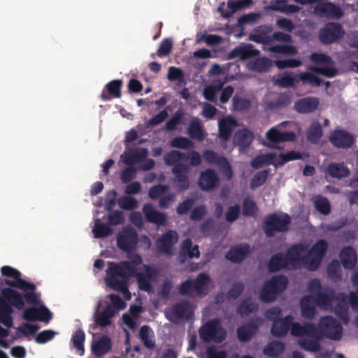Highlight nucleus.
<instances>
[{"instance_id": "38", "label": "nucleus", "mask_w": 358, "mask_h": 358, "mask_svg": "<svg viewBox=\"0 0 358 358\" xmlns=\"http://www.w3.org/2000/svg\"><path fill=\"white\" fill-rule=\"evenodd\" d=\"M236 121L234 118H223L219 122V137L224 141H228L231 136L233 128L236 126Z\"/></svg>"}, {"instance_id": "21", "label": "nucleus", "mask_w": 358, "mask_h": 358, "mask_svg": "<svg viewBox=\"0 0 358 358\" xmlns=\"http://www.w3.org/2000/svg\"><path fill=\"white\" fill-rule=\"evenodd\" d=\"M23 318L27 321L49 322L52 319V313L45 306L30 307L24 310Z\"/></svg>"}, {"instance_id": "46", "label": "nucleus", "mask_w": 358, "mask_h": 358, "mask_svg": "<svg viewBox=\"0 0 358 358\" xmlns=\"http://www.w3.org/2000/svg\"><path fill=\"white\" fill-rule=\"evenodd\" d=\"M259 306L250 298L243 300L237 307V313L241 316H247L258 310Z\"/></svg>"}, {"instance_id": "23", "label": "nucleus", "mask_w": 358, "mask_h": 358, "mask_svg": "<svg viewBox=\"0 0 358 358\" xmlns=\"http://www.w3.org/2000/svg\"><path fill=\"white\" fill-rule=\"evenodd\" d=\"M290 332L294 336L318 337L317 326L312 322H306L302 325L299 322H294L293 320Z\"/></svg>"}, {"instance_id": "54", "label": "nucleus", "mask_w": 358, "mask_h": 358, "mask_svg": "<svg viewBox=\"0 0 358 358\" xmlns=\"http://www.w3.org/2000/svg\"><path fill=\"white\" fill-rule=\"evenodd\" d=\"M269 175V169H265L257 172L252 177L250 181V187L252 189L264 185Z\"/></svg>"}, {"instance_id": "5", "label": "nucleus", "mask_w": 358, "mask_h": 358, "mask_svg": "<svg viewBox=\"0 0 358 358\" xmlns=\"http://www.w3.org/2000/svg\"><path fill=\"white\" fill-rule=\"evenodd\" d=\"M287 283V278L284 275L272 277L262 286L259 294L260 300L265 303L273 301L277 295L286 289Z\"/></svg>"}, {"instance_id": "12", "label": "nucleus", "mask_w": 358, "mask_h": 358, "mask_svg": "<svg viewBox=\"0 0 358 358\" xmlns=\"http://www.w3.org/2000/svg\"><path fill=\"white\" fill-rule=\"evenodd\" d=\"M117 246L122 251L130 252L136 250L138 242V236L132 227H126L117 234Z\"/></svg>"}, {"instance_id": "36", "label": "nucleus", "mask_w": 358, "mask_h": 358, "mask_svg": "<svg viewBox=\"0 0 358 358\" xmlns=\"http://www.w3.org/2000/svg\"><path fill=\"white\" fill-rule=\"evenodd\" d=\"M272 31L271 26H261L256 29V33L249 36V40L257 43L269 44L272 42V38L268 34Z\"/></svg>"}, {"instance_id": "16", "label": "nucleus", "mask_w": 358, "mask_h": 358, "mask_svg": "<svg viewBox=\"0 0 358 358\" xmlns=\"http://www.w3.org/2000/svg\"><path fill=\"white\" fill-rule=\"evenodd\" d=\"M178 241V234L175 230H169L156 241V247L160 253L172 255L173 246Z\"/></svg>"}, {"instance_id": "63", "label": "nucleus", "mask_w": 358, "mask_h": 358, "mask_svg": "<svg viewBox=\"0 0 358 358\" xmlns=\"http://www.w3.org/2000/svg\"><path fill=\"white\" fill-rule=\"evenodd\" d=\"M169 189L167 185L158 184L152 186L148 191V196L151 199H157L164 195Z\"/></svg>"}, {"instance_id": "22", "label": "nucleus", "mask_w": 358, "mask_h": 358, "mask_svg": "<svg viewBox=\"0 0 358 358\" xmlns=\"http://www.w3.org/2000/svg\"><path fill=\"white\" fill-rule=\"evenodd\" d=\"M219 182V177L215 171L208 169L201 173L198 184L202 190L210 191L218 186Z\"/></svg>"}, {"instance_id": "47", "label": "nucleus", "mask_w": 358, "mask_h": 358, "mask_svg": "<svg viewBox=\"0 0 358 358\" xmlns=\"http://www.w3.org/2000/svg\"><path fill=\"white\" fill-rule=\"evenodd\" d=\"M298 76H294L292 73L285 72L281 76L276 79L275 83L282 88H289L295 86V83H299L300 80H296Z\"/></svg>"}, {"instance_id": "25", "label": "nucleus", "mask_w": 358, "mask_h": 358, "mask_svg": "<svg viewBox=\"0 0 358 358\" xmlns=\"http://www.w3.org/2000/svg\"><path fill=\"white\" fill-rule=\"evenodd\" d=\"M259 319L251 320L245 324L241 325L237 329V337L239 341L245 343L249 341L253 335L256 334L259 325Z\"/></svg>"}, {"instance_id": "9", "label": "nucleus", "mask_w": 358, "mask_h": 358, "mask_svg": "<svg viewBox=\"0 0 358 358\" xmlns=\"http://www.w3.org/2000/svg\"><path fill=\"white\" fill-rule=\"evenodd\" d=\"M317 328V334L322 337L339 341L343 336V328L341 324L332 316H323L320 319Z\"/></svg>"}, {"instance_id": "32", "label": "nucleus", "mask_w": 358, "mask_h": 358, "mask_svg": "<svg viewBox=\"0 0 358 358\" xmlns=\"http://www.w3.org/2000/svg\"><path fill=\"white\" fill-rule=\"evenodd\" d=\"M340 259L345 269L353 268L357 261L355 250L352 246L345 247L340 252Z\"/></svg>"}, {"instance_id": "42", "label": "nucleus", "mask_w": 358, "mask_h": 358, "mask_svg": "<svg viewBox=\"0 0 358 358\" xmlns=\"http://www.w3.org/2000/svg\"><path fill=\"white\" fill-rule=\"evenodd\" d=\"M185 113L182 110L178 109L174 113L172 117L166 122L165 129L168 131H173L177 129V127L186 123Z\"/></svg>"}, {"instance_id": "55", "label": "nucleus", "mask_w": 358, "mask_h": 358, "mask_svg": "<svg viewBox=\"0 0 358 358\" xmlns=\"http://www.w3.org/2000/svg\"><path fill=\"white\" fill-rule=\"evenodd\" d=\"M172 148L183 150L192 149L194 148V143L187 137L177 136L173 138L170 143Z\"/></svg>"}, {"instance_id": "30", "label": "nucleus", "mask_w": 358, "mask_h": 358, "mask_svg": "<svg viewBox=\"0 0 358 358\" xmlns=\"http://www.w3.org/2000/svg\"><path fill=\"white\" fill-rule=\"evenodd\" d=\"M143 212L146 220L158 226H164L166 215L164 213L156 210L150 203H145L143 207Z\"/></svg>"}, {"instance_id": "26", "label": "nucleus", "mask_w": 358, "mask_h": 358, "mask_svg": "<svg viewBox=\"0 0 358 358\" xmlns=\"http://www.w3.org/2000/svg\"><path fill=\"white\" fill-rule=\"evenodd\" d=\"M315 12L327 17L340 18L343 15L341 8L329 1L317 3Z\"/></svg>"}, {"instance_id": "4", "label": "nucleus", "mask_w": 358, "mask_h": 358, "mask_svg": "<svg viewBox=\"0 0 358 358\" xmlns=\"http://www.w3.org/2000/svg\"><path fill=\"white\" fill-rule=\"evenodd\" d=\"M210 278L205 273H199L194 279H187L182 282L178 292L182 296H192L194 292L198 296H203L208 293Z\"/></svg>"}, {"instance_id": "33", "label": "nucleus", "mask_w": 358, "mask_h": 358, "mask_svg": "<svg viewBox=\"0 0 358 358\" xmlns=\"http://www.w3.org/2000/svg\"><path fill=\"white\" fill-rule=\"evenodd\" d=\"M301 314L306 319L311 320L316 314L315 302L312 296L306 295L301 298Z\"/></svg>"}, {"instance_id": "56", "label": "nucleus", "mask_w": 358, "mask_h": 358, "mask_svg": "<svg viewBox=\"0 0 358 358\" xmlns=\"http://www.w3.org/2000/svg\"><path fill=\"white\" fill-rule=\"evenodd\" d=\"M118 206L124 210H131L137 208L138 201L134 198L129 195L122 196L117 201Z\"/></svg>"}, {"instance_id": "1", "label": "nucleus", "mask_w": 358, "mask_h": 358, "mask_svg": "<svg viewBox=\"0 0 358 358\" xmlns=\"http://www.w3.org/2000/svg\"><path fill=\"white\" fill-rule=\"evenodd\" d=\"M142 263V257L138 254L133 255L130 260L117 262L122 270L126 272V275H129V278H136L139 289L150 293L153 292L152 282L157 278L158 272L149 265H144L143 271H138V266Z\"/></svg>"}, {"instance_id": "20", "label": "nucleus", "mask_w": 358, "mask_h": 358, "mask_svg": "<svg viewBox=\"0 0 358 358\" xmlns=\"http://www.w3.org/2000/svg\"><path fill=\"white\" fill-rule=\"evenodd\" d=\"M259 54L260 51L255 49L252 44L242 43L230 51L228 58L230 59L239 58L241 60H246L257 57Z\"/></svg>"}, {"instance_id": "58", "label": "nucleus", "mask_w": 358, "mask_h": 358, "mask_svg": "<svg viewBox=\"0 0 358 358\" xmlns=\"http://www.w3.org/2000/svg\"><path fill=\"white\" fill-rule=\"evenodd\" d=\"M257 206L254 200L248 197L244 199L243 202V215L245 217L254 216L257 211Z\"/></svg>"}, {"instance_id": "2", "label": "nucleus", "mask_w": 358, "mask_h": 358, "mask_svg": "<svg viewBox=\"0 0 358 358\" xmlns=\"http://www.w3.org/2000/svg\"><path fill=\"white\" fill-rule=\"evenodd\" d=\"M0 296V322L6 327L13 326V320L12 314L15 306L17 310H22L24 307V301L22 295L14 289L6 287L1 291Z\"/></svg>"}, {"instance_id": "50", "label": "nucleus", "mask_w": 358, "mask_h": 358, "mask_svg": "<svg viewBox=\"0 0 358 358\" xmlns=\"http://www.w3.org/2000/svg\"><path fill=\"white\" fill-rule=\"evenodd\" d=\"M291 95L287 93H281L275 101H270L266 103V108L269 109H275L282 107H286L291 103Z\"/></svg>"}, {"instance_id": "59", "label": "nucleus", "mask_w": 358, "mask_h": 358, "mask_svg": "<svg viewBox=\"0 0 358 358\" xmlns=\"http://www.w3.org/2000/svg\"><path fill=\"white\" fill-rule=\"evenodd\" d=\"M309 69L316 74L321 75L327 78H334L338 73V69L335 67H317L313 66H310Z\"/></svg>"}, {"instance_id": "3", "label": "nucleus", "mask_w": 358, "mask_h": 358, "mask_svg": "<svg viewBox=\"0 0 358 358\" xmlns=\"http://www.w3.org/2000/svg\"><path fill=\"white\" fill-rule=\"evenodd\" d=\"M105 282L108 287L113 290L122 292L127 300L131 298L129 290V275H126L117 262H108Z\"/></svg>"}, {"instance_id": "53", "label": "nucleus", "mask_w": 358, "mask_h": 358, "mask_svg": "<svg viewBox=\"0 0 358 358\" xmlns=\"http://www.w3.org/2000/svg\"><path fill=\"white\" fill-rule=\"evenodd\" d=\"M285 344L280 341H273L270 342L264 350V352L268 356L275 357L283 352Z\"/></svg>"}, {"instance_id": "24", "label": "nucleus", "mask_w": 358, "mask_h": 358, "mask_svg": "<svg viewBox=\"0 0 358 358\" xmlns=\"http://www.w3.org/2000/svg\"><path fill=\"white\" fill-rule=\"evenodd\" d=\"M266 139L273 144L292 142L296 138L294 131H280L275 127L271 128L266 134Z\"/></svg>"}, {"instance_id": "39", "label": "nucleus", "mask_w": 358, "mask_h": 358, "mask_svg": "<svg viewBox=\"0 0 358 358\" xmlns=\"http://www.w3.org/2000/svg\"><path fill=\"white\" fill-rule=\"evenodd\" d=\"M328 174L334 178H343L350 175V171L343 163H331L327 166Z\"/></svg>"}, {"instance_id": "61", "label": "nucleus", "mask_w": 358, "mask_h": 358, "mask_svg": "<svg viewBox=\"0 0 358 358\" xmlns=\"http://www.w3.org/2000/svg\"><path fill=\"white\" fill-rule=\"evenodd\" d=\"M299 80L303 83H309L311 85L320 87L322 83V80L309 72H302L299 74Z\"/></svg>"}, {"instance_id": "60", "label": "nucleus", "mask_w": 358, "mask_h": 358, "mask_svg": "<svg viewBox=\"0 0 358 358\" xmlns=\"http://www.w3.org/2000/svg\"><path fill=\"white\" fill-rule=\"evenodd\" d=\"M188 134L192 138L202 139V127L198 119L194 118L190 122L188 128Z\"/></svg>"}, {"instance_id": "7", "label": "nucleus", "mask_w": 358, "mask_h": 358, "mask_svg": "<svg viewBox=\"0 0 358 358\" xmlns=\"http://www.w3.org/2000/svg\"><path fill=\"white\" fill-rule=\"evenodd\" d=\"M292 221L291 217L287 213H271L268 215L263 222V229L265 235L271 238L277 232H285L289 229Z\"/></svg>"}, {"instance_id": "40", "label": "nucleus", "mask_w": 358, "mask_h": 358, "mask_svg": "<svg viewBox=\"0 0 358 358\" xmlns=\"http://www.w3.org/2000/svg\"><path fill=\"white\" fill-rule=\"evenodd\" d=\"M323 135V129L318 121H313L307 130V139L313 144H317Z\"/></svg>"}, {"instance_id": "41", "label": "nucleus", "mask_w": 358, "mask_h": 358, "mask_svg": "<svg viewBox=\"0 0 358 358\" xmlns=\"http://www.w3.org/2000/svg\"><path fill=\"white\" fill-rule=\"evenodd\" d=\"M164 160L167 166H173V167L178 164H182L181 162L182 161H187V155L186 153L173 150L164 155Z\"/></svg>"}, {"instance_id": "49", "label": "nucleus", "mask_w": 358, "mask_h": 358, "mask_svg": "<svg viewBox=\"0 0 358 358\" xmlns=\"http://www.w3.org/2000/svg\"><path fill=\"white\" fill-rule=\"evenodd\" d=\"M85 334L82 329L76 330L72 335L71 342L73 346L76 349L80 355H83L85 352L84 342Z\"/></svg>"}, {"instance_id": "48", "label": "nucleus", "mask_w": 358, "mask_h": 358, "mask_svg": "<svg viewBox=\"0 0 358 358\" xmlns=\"http://www.w3.org/2000/svg\"><path fill=\"white\" fill-rule=\"evenodd\" d=\"M253 134L248 130L240 131L235 136V141L241 148H248L253 141Z\"/></svg>"}, {"instance_id": "17", "label": "nucleus", "mask_w": 358, "mask_h": 358, "mask_svg": "<svg viewBox=\"0 0 358 358\" xmlns=\"http://www.w3.org/2000/svg\"><path fill=\"white\" fill-rule=\"evenodd\" d=\"M307 251V245L303 243L294 244L289 248L285 254L289 265L296 266L301 264L306 265Z\"/></svg>"}, {"instance_id": "64", "label": "nucleus", "mask_w": 358, "mask_h": 358, "mask_svg": "<svg viewBox=\"0 0 358 358\" xmlns=\"http://www.w3.org/2000/svg\"><path fill=\"white\" fill-rule=\"evenodd\" d=\"M282 311L280 307L273 306L267 309L264 313L265 317L272 322V324L275 321H278L282 319Z\"/></svg>"}, {"instance_id": "18", "label": "nucleus", "mask_w": 358, "mask_h": 358, "mask_svg": "<svg viewBox=\"0 0 358 358\" xmlns=\"http://www.w3.org/2000/svg\"><path fill=\"white\" fill-rule=\"evenodd\" d=\"M331 143L337 148L348 149L355 143L353 134L343 129L334 130L329 136Z\"/></svg>"}, {"instance_id": "13", "label": "nucleus", "mask_w": 358, "mask_h": 358, "mask_svg": "<svg viewBox=\"0 0 358 358\" xmlns=\"http://www.w3.org/2000/svg\"><path fill=\"white\" fill-rule=\"evenodd\" d=\"M1 273L3 275L13 278L15 280L6 279L4 282L11 287H16L22 290L36 289V285L34 283L26 281L21 278V273L9 266H3L1 268Z\"/></svg>"}, {"instance_id": "11", "label": "nucleus", "mask_w": 358, "mask_h": 358, "mask_svg": "<svg viewBox=\"0 0 358 358\" xmlns=\"http://www.w3.org/2000/svg\"><path fill=\"white\" fill-rule=\"evenodd\" d=\"M345 35V31L338 22H327L320 30L319 39L324 45L338 42Z\"/></svg>"}, {"instance_id": "27", "label": "nucleus", "mask_w": 358, "mask_h": 358, "mask_svg": "<svg viewBox=\"0 0 358 358\" xmlns=\"http://www.w3.org/2000/svg\"><path fill=\"white\" fill-rule=\"evenodd\" d=\"M293 320V316L288 315L278 321H275L271 328V334L278 338L285 336L290 330Z\"/></svg>"}, {"instance_id": "19", "label": "nucleus", "mask_w": 358, "mask_h": 358, "mask_svg": "<svg viewBox=\"0 0 358 358\" xmlns=\"http://www.w3.org/2000/svg\"><path fill=\"white\" fill-rule=\"evenodd\" d=\"M190 169L189 165L187 164H180L172 168V173L175 176L174 182L176 187L180 191H185L189 186V180L187 176Z\"/></svg>"}, {"instance_id": "34", "label": "nucleus", "mask_w": 358, "mask_h": 358, "mask_svg": "<svg viewBox=\"0 0 358 358\" xmlns=\"http://www.w3.org/2000/svg\"><path fill=\"white\" fill-rule=\"evenodd\" d=\"M288 265L285 255L282 252H278L271 257L267 264V268L269 272L275 273L286 268Z\"/></svg>"}, {"instance_id": "8", "label": "nucleus", "mask_w": 358, "mask_h": 358, "mask_svg": "<svg viewBox=\"0 0 358 358\" xmlns=\"http://www.w3.org/2000/svg\"><path fill=\"white\" fill-rule=\"evenodd\" d=\"M199 337L204 342L222 343L227 337L226 330L221 326L219 318L213 319L202 325L199 330Z\"/></svg>"}, {"instance_id": "37", "label": "nucleus", "mask_w": 358, "mask_h": 358, "mask_svg": "<svg viewBox=\"0 0 358 358\" xmlns=\"http://www.w3.org/2000/svg\"><path fill=\"white\" fill-rule=\"evenodd\" d=\"M272 61L266 57H258L253 60H250L247 64V67L249 70L259 72L265 73L268 72L272 67Z\"/></svg>"}, {"instance_id": "10", "label": "nucleus", "mask_w": 358, "mask_h": 358, "mask_svg": "<svg viewBox=\"0 0 358 358\" xmlns=\"http://www.w3.org/2000/svg\"><path fill=\"white\" fill-rule=\"evenodd\" d=\"M328 243L325 240L317 241L306 253V266L310 271H315L320 266L326 254Z\"/></svg>"}, {"instance_id": "28", "label": "nucleus", "mask_w": 358, "mask_h": 358, "mask_svg": "<svg viewBox=\"0 0 358 358\" xmlns=\"http://www.w3.org/2000/svg\"><path fill=\"white\" fill-rule=\"evenodd\" d=\"M319 105V99L313 96H308L297 100L294 105V109L301 114L314 112Z\"/></svg>"}, {"instance_id": "45", "label": "nucleus", "mask_w": 358, "mask_h": 358, "mask_svg": "<svg viewBox=\"0 0 358 358\" xmlns=\"http://www.w3.org/2000/svg\"><path fill=\"white\" fill-rule=\"evenodd\" d=\"M348 309V303L345 301V295L343 294L342 299L340 300L334 307V312L340 320L344 322L345 324H347L349 321Z\"/></svg>"}, {"instance_id": "52", "label": "nucleus", "mask_w": 358, "mask_h": 358, "mask_svg": "<svg viewBox=\"0 0 358 358\" xmlns=\"http://www.w3.org/2000/svg\"><path fill=\"white\" fill-rule=\"evenodd\" d=\"M315 208L321 214L327 215L331 212V204L329 200L322 196H316L313 200Z\"/></svg>"}, {"instance_id": "29", "label": "nucleus", "mask_w": 358, "mask_h": 358, "mask_svg": "<svg viewBox=\"0 0 358 358\" xmlns=\"http://www.w3.org/2000/svg\"><path fill=\"white\" fill-rule=\"evenodd\" d=\"M250 247L248 243L236 245L229 249L225 255L227 259L233 263H240L250 254Z\"/></svg>"}, {"instance_id": "57", "label": "nucleus", "mask_w": 358, "mask_h": 358, "mask_svg": "<svg viewBox=\"0 0 358 358\" xmlns=\"http://www.w3.org/2000/svg\"><path fill=\"white\" fill-rule=\"evenodd\" d=\"M251 106V102L248 99L235 95L232 99V108L234 110L243 111L248 110Z\"/></svg>"}, {"instance_id": "62", "label": "nucleus", "mask_w": 358, "mask_h": 358, "mask_svg": "<svg viewBox=\"0 0 358 358\" xmlns=\"http://www.w3.org/2000/svg\"><path fill=\"white\" fill-rule=\"evenodd\" d=\"M252 3V0H229L227 6L232 12H236L250 7Z\"/></svg>"}, {"instance_id": "51", "label": "nucleus", "mask_w": 358, "mask_h": 358, "mask_svg": "<svg viewBox=\"0 0 358 358\" xmlns=\"http://www.w3.org/2000/svg\"><path fill=\"white\" fill-rule=\"evenodd\" d=\"M94 238H100L107 237L112 234V228L106 224H102L99 219H96L95 221L94 227L92 229Z\"/></svg>"}, {"instance_id": "35", "label": "nucleus", "mask_w": 358, "mask_h": 358, "mask_svg": "<svg viewBox=\"0 0 358 358\" xmlns=\"http://www.w3.org/2000/svg\"><path fill=\"white\" fill-rule=\"evenodd\" d=\"M313 298L320 307L327 308L336 299V296L332 289H327L324 292H317Z\"/></svg>"}, {"instance_id": "15", "label": "nucleus", "mask_w": 358, "mask_h": 358, "mask_svg": "<svg viewBox=\"0 0 358 358\" xmlns=\"http://www.w3.org/2000/svg\"><path fill=\"white\" fill-rule=\"evenodd\" d=\"M194 316V310L192 303L186 299L182 300L174 304L167 318L172 322L177 320H188Z\"/></svg>"}, {"instance_id": "14", "label": "nucleus", "mask_w": 358, "mask_h": 358, "mask_svg": "<svg viewBox=\"0 0 358 358\" xmlns=\"http://www.w3.org/2000/svg\"><path fill=\"white\" fill-rule=\"evenodd\" d=\"M203 156L208 164L217 165L221 169L222 174L227 180H229L231 179L233 176L232 169L226 157L219 156L212 150H206L203 152Z\"/></svg>"}, {"instance_id": "31", "label": "nucleus", "mask_w": 358, "mask_h": 358, "mask_svg": "<svg viewBox=\"0 0 358 358\" xmlns=\"http://www.w3.org/2000/svg\"><path fill=\"white\" fill-rule=\"evenodd\" d=\"M122 80H113L109 82L105 86L106 89V92L104 90L101 94V99L104 101H108L111 99V98H120L122 96L121 89L122 87Z\"/></svg>"}, {"instance_id": "43", "label": "nucleus", "mask_w": 358, "mask_h": 358, "mask_svg": "<svg viewBox=\"0 0 358 358\" xmlns=\"http://www.w3.org/2000/svg\"><path fill=\"white\" fill-rule=\"evenodd\" d=\"M321 336L318 334V337H309V338H302L299 340V345L306 351L316 352L320 350V340Z\"/></svg>"}, {"instance_id": "44", "label": "nucleus", "mask_w": 358, "mask_h": 358, "mask_svg": "<svg viewBox=\"0 0 358 358\" xmlns=\"http://www.w3.org/2000/svg\"><path fill=\"white\" fill-rule=\"evenodd\" d=\"M111 348V341L108 336H103L92 345V350L95 355L102 356L106 354Z\"/></svg>"}, {"instance_id": "6", "label": "nucleus", "mask_w": 358, "mask_h": 358, "mask_svg": "<svg viewBox=\"0 0 358 358\" xmlns=\"http://www.w3.org/2000/svg\"><path fill=\"white\" fill-rule=\"evenodd\" d=\"M287 283V278L284 275L272 277L262 286L259 294L260 300L265 303L273 301L277 295L286 289Z\"/></svg>"}]
</instances>
